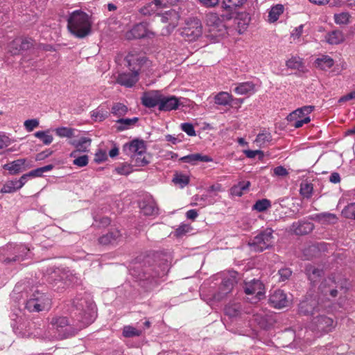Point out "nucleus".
Wrapping results in <instances>:
<instances>
[{
    "mask_svg": "<svg viewBox=\"0 0 355 355\" xmlns=\"http://www.w3.org/2000/svg\"><path fill=\"white\" fill-rule=\"evenodd\" d=\"M72 304L78 312L76 324H70L69 319L64 316H54L50 321L52 329L56 331L60 339L75 336L92 324L96 317V306L92 301L76 297Z\"/></svg>",
    "mask_w": 355,
    "mask_h": 355,
    "instance_id": "nucleus-1",
    "label": "nucleus"
},
{
    "mask_svg": "<svg viewBox=\"0 0 355 355\" xmlns=\"http://www.w3.org/2000/svg\"><path fill=\"white\" fill-rule=\"evenodd\" d=\"M67 28L77 38H84L92 31V21L85 12L77 10L71 12L67 19Z\"/></svg>",
    "mask_w": 355,
    "mask_h": 355,
    "instance_id": "nucleus-2",
    "label": "nucleus"
},
{
    "mask_svg": "<svg viewBox=\"0 0 355 355\" xmlns=\"http://www.w3.org/2000/svg\"><path fill=\"white\" fill-rule=\"evenodd\" d=\"M51 306V299L44 293L35 291L26 301V309L30 312H40L49 309Z\"/></svg>",
    "mask_w": 355,
    "mask_h": 355,
    "instance_id": "nucleus-3",
    "label": "nucleus"
},
{
    "mask_svg": "<svg viewBox=\"0 0 355 355\" xmlns=\"http://www.w3.org/2000/svg\"><path fill=\"white\" fill-rule=\"evenodd\" d=\"M127 62L131 72L119 73L116 78V83L125 87H133L139 80V71L140 70L139 64L132 67V62H135L132 55L126 57Z\"/></svg>",
    "mask_w": 355,
    "mask_h": 355,
    "instance_id": "nucleus-4",
    "label": "nucleus"
},
{
    "mask_svg": "<svg viewBox=\"0 0 355 355\" xmlns=\"http://www.w3.org/2000/svg\"><path fill=\"white\" fill-rule=\"evenodd\" d=\"M313 110L314 106L312 105H306L297 108L287 116V120L291 123L292 125L295 128H301L304 124H306L311 121L309 115Z\"/></svg>",
    "mask_w": 355,
    "mask_h": 355,
    "instance_id": "nucleus-5",
    "label": "nucleus"
},
{
    "mask_svg": "<svg viewBox=\"0 0 355 355\" xmlns=\"http://www.w3.org/2000/svg\"><path fill=\"white\" fill-rule=\"evenodd\" d=\"M319 289L324 295H329L335 297L338 295V289L346 293L348 289V283L346 280L336 282L334 277H328L320 284Z\"/></svg>",
    "mask_w": 355,
    "mask_h": 355,
    "instance_id": "nucleus-6",
    "label": "nucleus"
},
{
    "mask_svg": "<svg viewBox=\"0 0 355 355\" xmlns=\"http://www.w3.org/2000/svg\"><path fill=\"white\" fill-rule=\"evenodd\" d=\"M206 24L208 31L215 37H223L227 33L226 26L223 21L216 13L209 12L206 15Z\"/></svg>",
    "mask_w": 355,
    "mask_h": 355,
    "instance_id": "nucleus-7",
    "label": "nucleus"
},
{
    "mask_svg": "<svg viewBox=\"0 0 355 355\" xmlns=\"http://www.w3.org/2000/svg\"><path fill=\"white\" fill-rule=\"evenodd\" d=\"M273 230L266 228L254 237L250 245L254 250L262 252L271 247L274 242Z\"/></svg>",
    "mask_w": 355,
    "mask_h": 355,
    "instance_id": "nucleus-8",
    "label": "nucleus"
},
{
    "mask_svg": "<svg viewBox=\"0 0 355 355\" xmlns=\"http://www.w3.org/2000/svg\"><path fill=\"white\" fill-rule=\"evenodd\" d=\"M202 33L201 21L196 18L190 19L183 28L182 37L187 41H193L198 39Z\"/></svg>",
    "mask_w": 355,
    "mask_h": 355,
    "instance_id": "nucleus-9",
    "label": "nucleus"
},
{
    "mask_svg": "<svg viewBox=\"0 0 355 355\" xmlns=\"http://www.w3.org/2000/svg\"><path fill=\"white\" fill-rule=\"evenodd\" d=\"M153 35H155V33L148 29V24L146 22H141L135 25L132 29L127 31L125 37L127 40H130Z\"/></svg>",
    "mask_w": 355,
    "mask_h": 355,
    "instance_id": "nucleus-10",
    "label": "nucleus"
},
{
    "mask_svg": "<svg viewBox=\"0 0 355 355\" xmlns=\"http://www.w3.org/2000/svg\"><path fill=\"white\" fill-rule=\"evenodd\" d=\"M123 151L128 155H139L146 153V146L144 140L135 139L130 143H126L123 146Z\"/></svg>",
    "mask_w": 355,
    "mask_h": 355,
    "instance_id": "nucleus-11",
    "label": "nucleus"
},
{
    "mask_svg": "<svg viewBox=\"0 0 355 355\" xmlns=\"http://www.w3.org/2000/svg\"><path fill=\"white\" fill-rule=\"evenodd\" d=\"M246 295H255V297L259 300L264 295V286L259 279H252L245 282L243 287Z\"/></svg>",
    "mask_w": 355,
    "mask_h": 355,
    "instance_id": "nucleus-12",
    "label": "nucleus"
},
{
    "mask_svg": "<svg viewBox=\"0 0 355 355\" xmlns=\"http://www.w3.org/2000/svg\"><path fill=\"white\" fill-rule=\"evenodd\" d=\"M7 250L10 252V254H15L12 258L7 257L3 260L6 263H10L12 261H16L19 260H23L24 257L26 255L28 252L30 250L24 245H12L9 244L7 245Z\"/></svg>",
    "mask_w": 355,
    "mask_h": 355,
    "instance_id": "nucleus-13",
    "label": "nucleus"
},
{
    "mask_svg": "<svg viewBox=\"0 0 355 355\" xmlns=\"http://www.w3.org/2000/svg\"><path fill=\"white\" fill-rule=\"evenodd\" d=\"M286 294L282 290H277L270 295L269 304L275 309H282L289 304Z\"/></svg>",
    "mask_w": 355,
    "mask_h": 355,
    "instance_id": "nucleus-14",
    "label": "nucleus"
},
{
    "mask_svg": "<svg viewBox=\"0 0 355 355\" xmlns=\"http://www.w3.org/2000/svg\"><path fill=\"white\" fill-rule=\"evenodd\" d=\"M162 92L158 90H152L144 92L141 98V103L148 108H153L159 105Z\"/></svg>",
    "mask_w": 355,
    "mask_h": 355,
    "instance_id": "nucleus-15",
    "label": "nucleus"
},
{
    "mask_svg": "<svg viewBox=\"0 0 355 355\" xmlns=\"http://www.w3.org/2000/svg\"><path fill=\"white\" fill-rule=\"evenodd\" d=\"M122 234L118 229H112L103 234L98 239V243L102 245H115L121 240Z\"/></svg>",
    "mask_w": 355,
    "mask_h": 355,
    "instance_id": "nucleus-16",
    "label": "nucleus"
},
{
    "mask_svg": "<svg viewBox=\"0 0 355 355\" xmlns=\"http://www.w3.org/2000/svg\"><path fill=\"white\" fill-rule=\"evenodd\" d=\"M236 282V278L234 276L224 278L219 286L218 293L214 295V299L218 301L222 300L232 291Z\"/></svg>",
    "mask_w": 355,
    "mask_h": 355,
    "instance_id": "nucleus-17",
    "label": "nucleus"
},
{
    "mask_svg": "<svg viewBox=\"0 0 355 355\" xmlns=\"http://www.w3.org/2000/svg\"><path fill=\"white\" fill-rule=\"evenodd\" d=\"M313 324L318 331L325 333L331 331L334 328L333 319L326 315H319L314 318Z\"/></svg>",
    "mask_w": 355,
    "mask_h": 355,
    "instance_id": "nucleus-18",
    "label": "nucleus"
},
{
    "mask_svg": "<svg viewBox=\"0 0 355 355\" xmlns=\"http://www.w3.org/2000/svg\"><path fill=\"white\" fill-rule=\"evenodd\" d=\"M159 110L168 112L178 109L180 101L175 96H164L162 94L160 98Z\"/></svg>",
    "mask_w": 355,
    "mask_h": 355,
    "instance_id": "nucleus-19",
    "label": "nucleus"
},
{
    "mask_svg": "<svg viewBox=\"0 0 355 355\" xmlns=\"http://www.w3.org/2000/svg\"><path fill=\"white\" fill-rule=\"evenodd\" d=\"M141 212L146 216H155L158 214L159 209L156 202L151 197H146L139 202Z\"/></svg>",
    "mask_w": 355,
    "mask_h": 355,
    "instance_id": "nucleus-20",
    "label": "nucleus"
},
{
    "mask_svg": "<svg viewBox=\"0 0 355 355\" xmlns=\"http://www.w3.org/2000/svg\"><path fill=\"white\" fill-rule=\"evenodd\" d=\"M314 225L311 222L297 221L293 223L291 230L297 235L307 234L313 231Z\"/></svg>",
    "mask_w": 355,
    "mask_h": 355,
    "instance_id": "nucleus-21",
    "label": "nucleus"
},
{
    "mask_svg": "<svg viewBox=\"0 0 355 355\" xmlns=\"http://www.w3.org/2000/svg\"><path fill=\"white\" fill-rule=\"evenodd\" d=\"M92 140L89 138L81 137L78 141H71V144L75 146L76 150L70 153L71 157H76L77 155L80 153L87 152L88 147L90 146Z\"/></svg>",
    "mask_w": 355,
    "mask_h": 355,
    "instance_id": "nucleus-22",
    "label": "nucleus"
},
{
    "mask_svg": "<svg viewBox=\"0 0 355 355\" xmlns=\"http://www.w3.org/2000/svg\"><path fill=\"white\" fill-rule=\"evenodd\" d=\"M317 304L318 303L315 300L306 299L300 303L299 313L304 315H313L317 308Z\"/></svg>",
    "mask_w": 355,
    "mask_h": 355,
    "instance_id": "nucleus-23",
    "label": "nucleus"
},
{
    "mask_svg": "<svg viewBox=\"0 0 355 355\" xmlns=\"http://www.w3.org/2000/svg\"><path fill=\"white\" fill-rule=\"evenodd\" d=\"M234 92L239 95H245L254 93L255 85L251 82H243L235 84Z\"/></svg>",
    "mask_w": 355,
    "mask_h": 355,
    "instance_id": "nucleus-24",
    "label": "nucleus"
},
{
    "mask_svg": "<svg viewBox=\"0 0 355 355\" xmlns=\"http://www.w3.org/2000/svg\"><path fill=\"white\" fill-rule=\"evenodd\" d=\"M180 160L183 162L190 163L192 164H195L198 162H209L213 161L211 157L208 155H202L200 153L190 154L184 156L180 158Z\"/></svg>",
    "mask_w": 355,
    "mask_h": 355,
    "instance_id": "nucleus-25",
    "label": "nucleus"
},
{
    "mask_svg": "<svg viewBox=\"0 0 355 355\" xmlns=\"http://www.w3.org/2000/svg\"><path fill=\"white\" fill-rule=\"evenodd\" d=\"M325 40L330 44H338L345 40V36L341 31L334 30L327 33Z\"/></svg>",
    "mask_w": 355,
    "mask_h": 355,
    "instance_id": "nucleus-26",
    "label": "nucleus"
},
{
    "mask_svg": "<svg viewBox=\"0 0 355 355\" xmlns=\"http://www.w3.org/2000/svg\"><path fill=\"white\" fill-rule=\"evenodd\" d=\"M26 159H19L4 165V168L9 171L12 174H17L21 170L25 169Z\"/></svg>",
    "mask_w": 355,
    "mask_h": 355,
    "instance_id": "nucleus-27",
    "label": "nucleus"
},
{
    "mask_svg": "<svg viewBox=\"0 0 355 355\" xmlns=\"http://www.w3.org/2000/svg\"><path fill=\"white\" fill-rule=\"evenodd\" d=\"M139 12L144 16H150L153 14L159 15L161 14L160 9L159 8L155 0L141 7Z\"/></svg>",
    "mask_w": 355,
    "mask_h": 355,
    "instance_id": "nucleus-28",
    "label": "nucleus"
},
{
    "mask_svg": "<svg viewBox=\"0 0 355 355\" xmlns=\"http://www.w3.org/2000/svg\"><path fill=\"white\" fill-rule=\"evenodd\" d=\"M247 0H223L221 7L231 15L237 8L241 7Z\"/></svg>",
    "mask_w": 355,
    "mask_h": 355,
    "instance_id": "nucleus-29",
    "label": "nucleus"
},
{
    "mask_svg": "<svg viewBox=\"0 0 355 355\" xmlns=\"http://www.w3.org/2000/svg\"><path fill=\"white\" fill-rule=\"evenodd\" d=\"M250 184L249 181L239 182L231 188L230 193L232 196L240 197L248 191Z\"/></svg>",
    "mask_w": 355,
    "mask_h": 355,
    "instance_id": "nucleus-30",
    "label": "nucleus"
},
{
    "mask_svg": "<svg viewBox=\"0 0 355 355\" xmlns=\"http://www.w3.org/2000/svg\"><path fill=\"white\" fill-rule=\"evenodd\" d=\"M315 67L322 69L327 70L334 64V60L328 55H322L315 61Z\"/></svg>",
    "mask_w": 355,
    "mask_h": 355,
    "instance_id": "nucleus-31",
    "label": "nucleus"
},
{
    "mask_svg": "<svg viewBox=\"0 0 355 355\" xmlns=\"http://www.w3.org/2000/svg\"><path fill=\"white\" fill-rule=\"evenodd\" d=\"M233 101L234 97L232 95L226 92H220L214 97L215 103L223 106L230 105Z\"/></svg>",
    "mask_w": 355,
    "mask_h": 355,
    "instance_id": "nucleus-32",
    "label": "nucleus"
},
{
    "mask_svg": "<svg viewBox=\"0 0 355 355\" xmlns=\"http://www.w3.org/2000/svg\"><path fill=\"white\" fill-rule=\"evenodd\" d=\"M179 19L178 13L174 10H169L166 11L165 13L162 15L161 21L163 23H168L173 26H175Z\"/></svg>",
    "mask_w": 355,
    "mask_h": 355,
    "instance_id": "nucleus-33",
    "label": "nucleus"
},
{
    "mask_svg": "<svg viewBox=\"0 0 355 355\" xmlns=\"http://www.w3.org/2000/svg\"><path fill=\"white\" fill-rule=\"evenodd\" d=\"M315 220L322 225L335 224L338 218L334 214L324 212L317 214Z\"/></svg>",
    "mask_w": 355,
    "mask_h": 355,
    "instance_id": "nucleus-34",
    "label": "nucleus"
},
{
    "mask_svg": "<svg viewBox=\"0 0 355 355\" xmlns=\"http://www.w3.org/2000/svg\"><path fill=\"white\" fill-rule=\"evenodd\" d=\"M284 8L282 4H277L272 6L268 12V21L270 23H274L277 21L279 16L284 12Z\"/></svg>",
    "mask_w": 355,
    "mask_h": 355,
    "instance_id": "nucleus-35",
    "label": "nucleus"
},
{
    "mask_svg": "<svg viewBox=\"0 0 355 355\" xmlns=\"http://www.w3.org/2000/svg\"><path fill=\"white\" fill-rule=\"evenodd\" d=\"M139 119L137 117H134L132 119H119L116 121V123L119 124L117 127L118 131H123L129 128L130 127L134 125L137 121Z\"/></svg>",
    "mask_w": 355,
    "mask_h": 355,
    "instance_id": "nucleus-36",
    "label": "nucleus"
},
{
    "mask_svg": "<svg viewBox=\"0 0 355 355\" xmlns=\"http://www.w3.org/2000/svg\"><path fill=\"white\" fill-rule=\"evenodd\" d=\"M272 140V136L270 132L259 133L255 140L254 143L260 148L266 146Z\"/></svg>",
    "mask_w": 355,
    "mask_h": 355,
    "instance_id": "nucleus-37",
    "label": "nucleus"
},
{
    "mask_svg": "<svg viewBox=\"0 0 355 355\" xmlns=\"http://www.w3.org/2000/svg\"><path fill=\"white\" fill-rule=\"evenodd\" d=\"M225 313L230 318H234L241 313V306L239 304H229L225 307Z\"/></svg>",
    "mask_w": 355,
    "mask_h": 355,
    "instance_id": "nucleus-38",
    "label": "nucleus"
},
{
    "mask_svg": "<svg viewBox=\"0 0 355 355\" xmlns=\"http://www.w3.org/2000/svg\"><path fill=\"white\" fill-rule=\"evenodd\" d=\"M271 207V202L266 199H261L256 201L252 206V210H256L259 212H263Z\"/></svg>",
    "mask_w": 355,
    "mask_h": 355,
    "instance_id": "nucleus-39",
    "label": "nucleus"
},
{
    "mask_svg": "<svg viewBox=\"0 0 355 355\" xmlns=\"http://www.w3.org/2000/svg\"><path fill=\"white\" fill-rule=\"evenodd\" d=\"M313 184L307 182H302L300 184V194L304 198H310L313 193Z\"/></svg>",
    "mask_w": 355,
    "mask_h": 355,
    "instance_id": "nucleus-40",
    "label": "nucleus"
},
{
    "mask_svg": "<svg viewBox=\"0 0 355 355\" xmlns=\"http://www.w3.org/2000/svg\"><path fill=\"white\" fill-rule=\"evenodd\" d=\"M49 132V130L46 131H37L34 133V136L42 140L44 144L49 145L53 142V137Z\"/></svg>",
    "mask_w": 355,
    "mask_h": 355,
    "instance_id": "nucleus-41",
    "label": "nucleus"
},
{
    "mask_svg": "<svg viewBox=\"0 0 355 355\" xmlns=\"http://www.w3.org/2000/svg\"><path fill=\"white\" fill-rule=\"evenodd\" d=\"M128 112V107L123 103H114L111 110V113L116 116H124Z\"/></svg>",
    "mask_w": 355,
    "mask_h": 355,
    "instance_id": "nucleus-42",
    "label": "nucleus"
},
{
    "mask_svg": "<svg viewBox=\"0 0 355 355\" xmlns=\"http://www.w3.org/2000/svg\"><path fill=\"white\" fill-rule=\"evenodd\" d=\"M350 15L347 12H343L334 15L335 23L339 25H346L349 23Z\"/></svg>",
    "mask_w": 355,
    "mask_h": 355,
    "instance_id": "nucleus-43",
    "label": "nucleus"
},
{
    "mask_svg": "<svg viewBox=\"0 0 355 355\" xmlns=\"http://www.w3.org/2000/svg\"><path fill=\"white\" fill-rule=\"evenodd\" d=\"M173 182L182 188L189 183V178L187 175L176 173L173 176Z\"/></svg>",
    "mask_w": 355,
    "mask_h": 355,
    "instance_id": "nucleus-44",
    "label": "nucleus"
},
{
    "mask_svg": "<svg viewBox=\"0 0 355 355\" xmlns=\"http://www.w3.org/2000/svg\"><path fill=\"white\" fill-rule=\"evenodd\" d=\"M17 184L18 183L16 181V180L8 181L5 184H3V186L1 189V192L3 193L15 192L17 189H20Z\"/></svg>",
    "mask_w": 355,
    "mask_h": 355,
    "instance_id": "nucleus-45",
    "label": "nucleus"
},
{
    "mask_svg": "<svg viewBox=\"0 0 355 355\" xmlns=\"http://www.w3.org/2000/svg\"><path fill=\"white\" fill-rule=\"evenodd\" d=\"M130 157L136 166H144L149 163V160L146 157L145 153H141V155L135 154L131 155Z\"/></svg>",
    "mask_w": 355,
    "mask_h": 355,
    "instance_id": "nucleus-46",
    "label": "nucleus"
},
{
    "mask_svg": "<svg viewBox=\"0 0 355 355\" xmlns=\"http://www.w3.org/2000/svg\"><path fill=\"white\" fill-rule=\"evenodd\" d=\"M53 164H49L30 171L28 173L30 178L41 177L45 172L49 171L53 168Z\"/></svg>",
    "mask_w": 355,
    "mask_h": 355,
    "instance_id": "nucleus-47",
    "label": "nucleus"
},
{
    "mask_svg": "<svg viewBox=\"0 0 355 355\" xmlns=\"http://www.w3.org/2000/svg\"><path fill=\"white\" fill-rule=\"evenodd\" d=\"M286 65L292 69H300L303 67V62L300 57H292L286 61Z\"/></svg>",
    "mask_w": 355,
    "mask_h": 355,
    "instance_id": "nucleus-48",
    "label": "nucleus"
},
{
    "mask_svg": "<svg viewBox=\"0 0 355 355\" xmlns=\"http://www.w3.org/2000/svg\"><path fill=\"white\" fill-rule=\"evenodd\" d=\"M56 135L60 137L71 138L73 136L74 130L67 127L58 128L55 130Z\"/></svg>",
    "mask_w": 355,
    "mask_h": 355,
    "instance_id": "nucleus-49",
    "label": "nucleus"
},
{
    "mask_svg": "<svg viewBox=\"0 0 355 355\" xmlns=\"http://www.w3.org/2000/svg\"><path fill=\"white\" fill-rule=\"evenodd\" d=\"M141 334V331L138 330L131 326H125L123 329V336L125 338L139 336Z\"/></svg>",
    "mask_w": 355,
    "mask_h": 355,
    "instance_id": "nucleus-50",
    "label": "nucleus"
},
{
    "mask_svg": "<svg viewBox=\"0 0 355 355\" xmlns=\"http://www.w3.org/2000/svg\"><path fill=\"white\" fill-rule=\"evenodd\" d=\"M9 51L12 55L20 53V37L15 38L8 45Z\"/></svg>",
    "mask_w": 355,
    "mask_h": 355,
    "instance_id": "nucleus-51",
    "label": "nucleus"
},
{
    "mask_svg": "<svg viewBox=\"0 0 355 355\" xmlns=\"http://www.w3.org/2000/svg\"><path fill=\"white\" fill-rule=\"evenodd\" d=\"M109 116L108 112L103 110H95L92 112V117L95 121H103Z\"/></svg>",
    "mask_w": 355,
    "mask_h": 355,
    "instance_id": "nucleus-52",
    "label": "nucleus"
},
{
    "mask_svg": "<svg viewBox=\"0 0 355 355\" xmlns=\"http://www.w3.org/2000/svg\"><path fill=\"white\" fill-rule=\"evenodd\" d=\"M34 41L28 37H20V53L33 46Z\"/></svg>",
    "mask_w": 355,
    "mask_h": 355,
    "instance_id": "nucleus-53",
    "label": "nucleus"
},
{
    "mask_svg": "<svg viewBox=\"0 0 355 355\" xmlns=\"http://www.w3.org/2000/svg\"><path fill=\"white\" fill-rule=\"evenodd\" d=\"M343 214L347 218L355 219V202L347 205L344 208Z\"/></svg>",
    "mask_w": 355,
    "mask_h": 355,
    "instance_id": "nucleus-54",
    "label": "nucleus"
},
{
    "mask_svg": "<svg viewBox=\"0 0 355 355\" xmlns=\"http://www.w3.org/2000/svg\"><path fill=\"white\" fill-rule=\"evenodd\" d=\"M73 158H74V159L73 161V164H74L78 167H83L88 164L89 157L87 155L78 156V154L77 156Z\"/></svg>",
    "mask_w": 355,
    "mask_h": 355,
    "instance_id": "nucleus-55",
    "label": "nucleus"
},
{
    "mask_svg": "<svg viewBox=\"0 0 355 355\" xmlns=\"http://www.w3.org/2000/svg\"><path fill=\"white\" fill-rule=\"evenodd\" d=\"M114 171L119 175H128L132 172L130 164L124 163L121 166L115 168Z\"/></svg>",
    "mask_w": 355,
    "mask_h": 355,
    "instance_id": "nucleus-56",
    "label": "nucleus"
},
{
    "mask_svg": "<svg viewBox=\"0 0 355 355\" xmlns=\"http://www.w3.org/2000/svg\"><path fill=\"white\" fill-rule=\"evenodd\" d=\"M155 1L162 12L163 9L176 5L179 0H155Z\"/></svg>",
    "mask_w": 355,
    "mask_h": 355,
    "instance_id": "nucleus-57",
    "label": "nucleus"
},
{
    "mask_svg": "<svg viewBox=\"0 0 355 355\" xmlns=\"http://www.w3.org/2000/svg\"><path fill=\"white\" fill-rule=\"evenodd\" d=\"M40 122L37 119H28L24 123L25 129L28 132H32L35 128L39 126Z\"/></svg>",
    "mask_w": 355,
    "mask_h": 355,
    "instance_id": "nucleus-58",
    "label": "nucleus"
},
{
    "mask_svg": "<svg viewBox=\"0 0 355 355\" xmlns=\"http://www.w3.org/2000/svg\"><path fill=\"white\" fill-rule=\"evenodd\" d=\"M279 282H284L291 277L292 271L288 268H282L279 270Z\"/></svg>",
    "mask_w": 355,
    "mask_h": 355,
    "instance_id": "nucleus-59",
    "label": "nucleus"
},
{
    "mask_svg": "<svg viewBox=\"0 0 355 355\" xmlns=\"http://www.w3.org/2000/svg\"><path fill=\"white\" fill-rule=\"evenodd\" d=\"M182 130L185 132L189 136H195L196 131L194 127L191 123H184L181 125Z\"/></svg>",
    "mask_w": 355,
    "mask_h": 355,
    "instance_id": "nucleus-60",
    "label": "nucleus"
},
{
    "mask_svg": "<svg viewBox=\"0 0 355 355\" xmlns=\"http://www.w3.org/2000/svg\"><path fill=\"white\" fill-rule=\"evenodd\" d=\"M107 159V155L105 151L99 150L95 153L94 162L96 163H101Z\"/></svg>",
    "mask_w": 355,
    "mask_h": 355,
    "instance_id": "nucleus-61",
    "label": "nucleus"
},
{
    "mask_svg": "<svg viewBox=\"0 0 355 355\" xmlns=\"http://www.w3.org/2000/svg\"><path fill=\"white\" fill-rule=\"evenodd\" d=\"M191 230V227L189 225L187 224H182L179 226L178 228L175 230V234L178 236H181L186 233H188Z\"/></svg>",
    "mask_w": 355,
    "mask_h": 355,
    "instance_id": "nucleus-62",
    "label": "nucleus"
},
{
    "mask_svg": "<svg viewBox=\"0 0 355 355\" xmlns=\"http://www.w3.org/2000/svg\"><path fill=\"white\" fill-rule=\"evenodd\" d=\"M11 144V139L6 135H0V149L8 146Z\"/></svg>",
    "mask_w": 355,
    "mask_h": 355,
    "instance_id": "nucleus-63",
    "label": "nucleus"
},
{
    "mask_svg": "<svg viewBox=\"0 0 355 355\" xmlns=\"http://www.w3.org/2000/svg\"><path fill=\"white\" fill-rule=\"evenodd\" d=\"M274 174L279 177H285L288 174V171L282 166H277L273 170Z\"/></svg>",
    "mask_w": 355,
    "mask_h": 355,
    "instance_id": "nucleus-64",
    "label": "nucleus"
}]
</instances>
